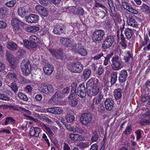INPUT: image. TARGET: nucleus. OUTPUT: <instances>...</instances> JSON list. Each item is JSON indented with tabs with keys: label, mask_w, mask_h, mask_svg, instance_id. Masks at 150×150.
<instances>
[{
	"label": "nucleus",
	"mask_w": 150,
	"mask_h": 150,
	"mask_svg": "<svg viewBox=\"0 0 150 150\" xmlns=\"http://www.w3.org/2000/svg\"><path fill=\"white\" fill-rule=\"evenodd\" d=\"M111 61L112 63V67L114 70H118L121 69L124 65V63L122 61L120 57L117 55L113 57Z\"/></svg>",
	"instance_id": "f257e3e1"
},
{
	"label": "nucleus",
	"mask_w": 150,
	"mask_h": 150,
	"mask_svg": "<svg viewBox=\"0 0 150 150\" xmlns=\"http://www.w3.org/2000/svg\"><path fill=\"white\" fill-rule=\"evenodd\" d=\"M67 67L71 72L76 73L81 72L83 68V65L79 62H76L74 64H70Z\"/></svg>",
	"instance_id": "f03ea898"
},
{
	"label": "nucleus",
	"mask_w": 150,
	"mask_h": 150,
	"mask_svg": "<svg viewBox=\"0 0 150 150\" xmlns=\"http://www.w3.org/2000/svg\"><path fill=\"white\" fill-rule=\"evenodd\" d=\"M21 67L23 74L28 76L31 73V66L29 60H23L21 64Z\"/></svg>",
	"instance_id": "7ed1b4c3"
},
{
	"label": "nucleus",
	"mask_w": 150,
	"mask_h": 150,
	"mask_svg": "<svg viewBox=\"0 0 150 150\" xmlns=\"http://www.w3.org/2000/svg\"><path fill=\"white\" fill-rule=\"evenodd\" d=\"M92 120V115L91 113L83 114L80 118V122L82 125L87 126L90 124Z\"/></svg>",
	"instance_id": "20e7f679"
},
{
	"label": "nucleus",
	"mask_w": 150,
	"mask_h": 150,
	"mask_svg": "<svg viewBox=\"0 0 150 150\" xmlns=\"http://www.w3.org/2000/svg\"><path fill=\"white\" fill-rule=\"evenodd\" d=\"M105 32L101 30H96L93 33L92 35V39L94 42L101 40L103 39V37L105 35Z\"/></svg>",
	"instance_id": "39448f33"
},
{
	"label": "nucleus",
	"mask_w": 150,
	"mask_h": 150,
	"mask_svg": "<svg viewBox=\"0 0 150 150\" xmlns=\"http://www.w3.org/2000/svg\"><path fill=\"white\" fill-rule=\"evenodd\" d=\"M114 41V38L113 36L109 35L107 36L102 44V48L106 49L110 48L111 46Z\"/></svg>",
	"instance_id": "423d86ee"
},
{
	"label": "nucleus",
	"mask_w": 150,
	"mask_h": 150,
	"mask_svg": "<svg viewBox=\"0 0 150 150\" xmlns=\"http://www.w3.org/2000/svg\"><path fill=\"white\" fill-rule=\"evenodd\" d=\"M11 24L13 30L16 33H18L21 30L20 25H23V23L17 18H14L11 20Z\"/></svg>",
	"instance_id": "0eeeda50"
},
{
	"label": "nucleus",
	"mask_w": 150,
	"mask_h": 150,
	"mask_svg": "<svg viewBox=\"0 0 150 150\" xmlns=\"http://www.w3.org/2000/svg\"><path fill=\"white\" fill-rule=\"evenodd\" d=\"M38 90L41 92L48 94H50L54 91L53 86L50 84H44L39 88Z\"/></svg>",
	"instance_id": "6e6552de"
},
{
	"label": "nucleus",
	"mask_w": 150,
	"mask_h": 150,
	"mask_svg": "<svg viewBox=\"0 0 150 150\" xmlns=\"http://www.w3.org/2000/svg\"><path fill=\"white\" fill-rule=\"evenodd\" d=\"M86 89L84 83L81 84L78 87L75 94L80 98H84L86 96Z\"/></svg>",
	"instance_id": "1a4fd4ad"
},
{
	"label": "nucleus",
	"mask_w": 150,
	"mask_h": 150,
	"mask_svg": "<svg viewBox=\"0 0 150 150\" xmlns=\"http://www.w3.org/2000/svg\"><path fill=\"white\" fill-rule=\"evenodd\" d=\"M138 20L134 15H131L127 18V23L132 27H137L138 25Z\"/></svg>",
	"instance_id": "9d476101"
},
{
	"label": "nucleus",
	"mask_w": 150,
	"mask_h": 150,
	"mask_svg": "<svg viewBox=\"0 0 150 150\" xmlns=\"http://www.w3.org/2000/svg\"><path fill=\"white\" fill-rule=\"evenodd\" d=\"M49 51L52 54V55L58 59H64L66 58V56L65 54H63L61 50H55L50 49Z\"/></svg>",
	"instance_id": "9b49d317"
},
{
	"label": "nucleus",
	"mask_w": 150,
	"mask_h": 150,
	"mask_svg": "<svg viewBox=\"0 0 150 150\" xmlns=\"http://www.w3.org/2000/svg\"><path fill=\"white\" fill-rule=\"evenodd\" d=\"M35 8L41 16L46 17L49 14V11L47 9L40 5H37Z\"/></svg>",
	"instance_id": "f8f14e48"
},
{
	"label": "nucleus",
	"mask_w": 150,
	"mask_h": 150,
	"mask_svg": "<svg viewBox=\"0 0 150 150\" xmlns=\"http://www.w3.org/2000/svg\"><path fill=\"white\" fill-rule=\"evenodd\" d=\"M47 111L54 115H59L63 113V110L58 107H54L47 109Z\"/></svg>",
	"instance_id": "ddd939ff"
},
{
	"label": "nucleus",
	"mask_w": 150,
	"mask_h": 150,
	"mask_svg": "<svg viewBox=\"0 0 150 150\" xmlns=\"http://www.w3.org/2000/svg\"><path fill=\"white\" fill-rule=\"evenodd\" d=\"M26 18V21L29 23H36L39 20V16L36 14H30Z\"/></svg>",
	"instance_id": "4468645a"
},
{
	"label": "nucleus",
	"mask_w": 150,
	"mask_h": 150,
	"mask_svg": "<svg viewBox=\"0 0 150 150\" xmlns=\"http://www.w3.org/2000/svg\"><path fill=\"white\" fill-rule=\"evenodd\" d=\"M123 8L127 11L134 14L136 13L137 11L134 9L132 6V5L124 1L122 3Z\"/></svg>",
	"instance_id": "2eb2a0df"
},
{
	"label": "nucleus",
	"mask_w": 150,
	"mask_h": 150,
	"mask_svg": "<svg viewBox=\"0 0 150 150\" xmlns=\"http://www.w3.org/2000/svg\"><path fill=\"white\" fill-rule=\"evenodd\" d=\"M76 96V94H70L68 97L69 104L72 107H75L77 105L78 99L75 97Z\"/></svg>",
	"instance_id": "dca6fc26"
},
{
	"label": "nucleus",
	"mask_w": 150,
	"mask_h": 150,
	"mask_svg": "<svg viewBox=\"0 0 150 150\" xmlns=\"http://www.w3.org/2000/svg\"><path fill=\"white\" fill-rule=\"evenodd\" d=\"M105 108L108 110H111L114 105V102L111 98H107L104 101Z\"/></svg>",
	"instance_id": "f3484780"
},
{
	"label": "nucleus",
	"mask_w": 150,
	"mask_h": 150,
	"mask_svg": "<svg viewBox=\"0 0 150 150\" xmlns=\"http://www.w3.org/2000/svg\"><path fill=\"white\" fill-rule=\"evenodd\" d=\"M94 80L95 78H91L87 82L86 85L87 92L91 91L92 89L97 86V84L95 83Z\"/></svg>",
	"instance_id": "a211bd4d"
},
{
	"label": "nucleus",
	"mask_w": 150,
	"mask_h": 150,
	"mask_svg": "<svg viewBox=\"0 0 150 150\" xmlns=\"http://www.w3.org/2000/svg\"><path fill=\"white\" fill-rule=\"evenodd\" d=\"M62 25L56 24L54 27L53 29L54 33L56 34L60 35L64 31V29Z\"/></svg>",
	"instance_id": "6ab92c4d"
},
{
	"label": "nucleus",
	"mask_w": 150,
	"mask_h": 150,
	"mask_svg": "<svg viewBox=\"0 0 150 150\" xmlns=\"http://www.w3.org/2000/svg\"><path fill=\"white\" fill-rule=\"evenodd\" d=\"M70 139L74 141H82L84 139V137L81 135L71 133L70 134Z\"/></svg>",
	"instance_id": "aec40b11"
},
{
	"label": "nucleus",
	"mask_w": 150,
	"mask_h": 150,
	"mask_svg": "<svg viewBox=\"0 0 150 150\" xmlns=\"http://www.w3.org/2000/svg\"><path fill=\"white\" fill-rule=\"evenodd\" d=\"M40 128L38 127H31L30 132L29 134L31 136L38 137L39 136V134L40 133Z\"/></svg>",
	"instance_id": "412c9836"
},
{
	"label": "nucleus",
	"mask_w": 150,
	"mask_h": 150,
	"mask_svg": "<svg viewBox=\"0 0 150 150\" xmlns=\"http://www.w3.org/2000/svg\"><path fill=\"white\" fill-rule=\"evenodd\" d=\"M100 89L97 86H95L91 91H89L87 92L88 95L89 97H92L93 96H95L99 92Z\"/></svg>",
	"instance_id": "4be33fe9"
},
{
	"label": "nucleus",
	"mask_w": 150,
	"mask_h": 150,
	"mask_svg": "<svg viewBox=\"0 0 150 150\" xmlns=\"http://www.w3.org/2000/svg\"><path fill=\"white\" fill-rule=\"evenodd\" d=\"M127 76V73L126 71L122 70L121 71L119 74V80L120 82L123 83L124 82L126 79V78Z\"/></svg>",
	"instance_id": "5701e85b"
},
{
	"label": "nucleus",
	"mask_w": 150,
	"mask_h": 150,
	"mask_svg": "<svg viewBox=\"0 0 150 150\" xmlns=\"http://www.w3.org/2000/svg\"><path fill=\"white\" fill-rule=\"evenodd\" d=\"M60 42L63 45L70 46L72 44L73 41L69 38H63L60 39Z\"/></svg>",
	"instance_id": "b1692460"
},
{
	"label": "nucleus",
	"mask_w": 150,
	"mask_h": 150,
	"mask_svg": "<svg viewBox=\"0 0 150 150\" xmlns=\"http://www.w3.org/2000/svg\"><path fill=\"white\" fill-rule=\"evenodd\" d=\"M43 69L45 74L50 75L52 73L53 71L54 68L53 66L50 64H47L44 66Z\"/></svg>",
	"instance_id": "393cba45"
},
{
	"label": "nucleus",
	"mask_w": 150,
	"mask_h": 150,
	"mask_svg": "<svg viewBox=\"0 0 150 150\" xmlns=\"http://www.w3.org/2000/svg\"><path fill=\"white\" fill-rule=\"evenodd\" d=\"M100 134L99 130L98 128L96 129L93 132L91 140L92 142H94L97 140L99 138V135Z\"/></svg>",
	"instance_id": "a878e982"
},
{
	"label": "nucleus",
	"mask_w": 150,
	"mask_h": 150,
	"mask_svg": "<svg viewBox=\"0 0 150 150\" xmlns=\"http://www.w3.org/2000/svg\"><path fill=\"white\" fill-rule=\"evenodd\" d=\"M18 47L17 45L13 42L9 41L7 43V47L10 50L15 51L17 49Z\"/></svg>",
	"instance_id": "bb28decb"
},
{
	"label": "nucleus",
	"mask_w": 150,
	"mask_h": 150,
	"mask_svg": "<svg viewBox=\"0 0 150 150\" xmlns=\"http://www.w3.org/2000/svg\"><path fill=\"white\" fill-rule=\"evenodd\" d=\"M125 34L127 39H129L134 34L133 30L129 28H126L125 30Z\"/></svg>",
	"instance_id": "cd10ccee"
},
{
	"label": "nucleus",
	"mask_w": 150,
	"mask_h": 150,
	"mask_svg": "<svg viewBox=\"0 0 150 150\" xmlns=\"http://www.w3.org/2000/svg\"><path fill=\"white\" fill-rule=\"evenodd\" d=\"M114 96L116 99H119L122 97V91L120 88L115 89L114 91Z\"/></svg>",
	"instance_id": "c85d7f7f"
},
{
	"label": "nucleus",
	"mask_w": 150,
	"mask_h": 150,
	"mask_svg": "<svg viewBox=\"0 0 150 150\" xmlns=\"http://www.w3.org/2000/svg\"><path fill=\"white\" fill-rule=\"evenodd\" d=\"M71 129L73 132H76L80 134L84 132L83 129L78 125L73 126L71 127Z\"/></svg>",
	"instance_id": "c756f323"
},
{
	"label": "nucleus",
	"mask_w": 150,
	"mask_h": 150,
	"mask_svg": "<svg viewBox=\"0 0 150 150\" xmlns=\"http://www.w3.org/2000/svg\"><path fill=\"white\" fill-rule=\"evenodd\" d=\"M18 12L19 16L23 17L26 14L27 11L25 7H20L18 8Z\"/></svg>",
	"instance_id": "7c9ffc66"
},
{
	"label": "nucleus",
	"mask_w": 150,
	"mask_h": 150,
	"mask_svg": "<svg viewBox=\"0 0 150 150\" xmlns=\"http://www.w3.org/2000/svg\"><path fill=\"white\" fill-rule=\"evenodd\" d=\"M91 73V70L86 69L83 72L82 77L85 79H87L90 77Z\"/></svg>",
	"instance_id": "2f4dec72"
},
{
	"label": "nucleus",
	"mask_w": 150,
	"mask_h": 150,
	"mask_svg": "<svg viewBox=\"0 0 150 150\" xmlns=\"http://www.w3.org/2000/svg\"><path fill=\"white\" fill-rule=\"evenodd\" d=\"M110 83L111 85H114L117 80V72H113L111 75Z\"/></svg>",
	"instance_id": "473e14b6"
},
{
	"label": "nucleus",
	"mask_w": 150,
	"mask_h": 150,
	"mask_svg": "<svg viewBox=\"0 0 150 150\" xmlns=\"http://www.w3.org/2000/svg\"><path fill=\"white\" fill-rule=\"evenodd\" d=\"M75 7H74L71 8L72 11L73 13H76L80 16L83 15L84 11L83 9L82 8H77L76 9V11L75 10Z\"/></svg>",
	"instance_id": "72a5a7b5"
},
{
	"label": "nucleus",
	"mask_w": 150,
	"mask_h": 150,
	"mask_svg": "<svg viewBox=\"0 0 150 150\" xmlns=\"http://www.w3.org/2000/svg\"><path fill=\"white\" fill-rule=\"evenodd\" d=\"M108 4L111 9V12L113 16H115L116 13L115 11V8L113 5L112 0H108Z\"/></svg>",
	"instance_id": "f704fd0d"
},
{
	"label": "nucleus",
	"mask_w": 150,
	"mask_h": 150,
	"mask_svg": "<svg viewBox=\"0 0 150 150\" xmlns=\"http://www.w3.org/2000/svg\"><path fill=\"white\" fill-rule=\"evenodd\" d=\"M55 98H56V100L58 101H59L61 98L64 97L63 93L60 91H58L53 96Z\"/></svg>",
	"instance_id": "c9c22d12"
},
{
	"label": "nucleus",
	"mask_w": 150,
	"mask_h": 150,
	"mask_svg": "<svg viewBox=\"0 0 150 150\" xmlns=\"http://www.w3.org/2000/svg\"><path fill=\"white\" fill-rule=\"evenodd\" d=\"M6 56L7 60L9 62H11V61L15 60L14 57L11 53L9 51L6 52Z\"/></svg>",
	"instance_id": "e433bc0d"
},
{
	"label": "nucleus",
	"mask_w": 150,
	"mask_h": 150,
	"mask_svg": "<svg viewBox=\"0 0 150 150\" xmlns=\"http://www.w3.org/2000/svg\"><path fill=\"white\" fill-rule=\"evenodd\" d=\"M121 41L120 43L122 47H124L125 48H126L127 46V42L126 41L125 38L123 34L121 33Z\"/></svg>",
	"instance_id": "4c0bfd02"
},
{
	"label": "nucleus",
	"mask_w": 150,
	"mask_h": 150,
	"mask_svg": "<svg viewBox=\"0 0 150 150\" xmlns=\"http://www.w3.org/2000/svg\"><path fill=\"white\" fill-rule=\"evenodd\" d=\"M97 14V15L101 18H103L106 16V11L105 10L98 11Z\"/></svg>",
	"instance_id": "58836bf2"
},
{
	"label": "nucleus",
	"mask_w": 150,
	"mask_h": 150,
	"mask_svg": "<svg viewBox=\"0 0 150 150\" xmlns=\"http://www.w3.org/2000/svg\"><path fill=\"white\" fill-rule=\"evenodd\" d=\"M77 87V84L76 83L74 82L71 84V94H76Z\"/></svg>",
	"instance_id": "ea45409f"
},
{
	"label": "nucleus",
	"mask_w": 150,
	"mask_h": 150,
	"mask_svg": "<svg viewBox=\"0 0 150 150\" xmlns=\"http://www.w3.org/2000/svg\"><path fill=\"white\" fill-rule=\"evenodd\" d=\"M10 87L11 89L15 93L17 92L18 88L15 82H13L10 85Z\"/></svg>",
	"instance_id": "a19ab883"
},
{
	"label": "nucleus",
	"mask_w": 150,
	"mask_h": 150,
	"mask_svg": "<svg viewBox=\"0 0 150 150\" xmlns=\"http://www.w3.org/2000/svg\"><path fill=\"white\" fill-rule=\"evenodd\" d=\"M78 52L83 56H85L87 55V51L82 47L79 49Z\"/></svg>",
	"instance_id": "79ce46f5"
},
{
	"label": "nucleus",
	"mask_w": 150,
	"mask_h": 150,
	"mask_svg": "<svg viewBox=\"0 0 150 150\" xmlns=\"http://www.w3.org/2000/svg\"><path fill=\"white\" fill-rule=\"evenodd\" d=\"M18 96L20 98L24 101H27L28 100V98L23 93H19L18 94Z\"/></svg>",
	"instance_id": "37998d69"
},
{
	"label": "nucleus",
	"mask_w": 150,
	"mask_h": 150,
	"mask_svg": "<svg viewBox=\"0 0 150 150\" xmlns=\"http://www.w3.org/2000/svg\"><path fill=\"white\" fill-rule=\"evenodd\" d=\"M141 8L144 11H145V12L147 13L150 12V9L149 7L147 5L144 4L141 7Z\"/></svg>",
	"instance_id": "c03bdc74"
},
{
	"label": "nucleus",
	"mask_w": 150,
	"mask_h": 150,
	"mask_svg": "<svg viewBox=\"0 0 150 150\" xmlns=\"http://www.w3.org/2000/svg\"><path fill=\"white\" fill-rule=\"evenodd\" d=\"M16 3V1L13 0L8 1V2H6L5 4V5L8 7H12L14 6Z\"/></svg>",
	"instance_id": "a18cd8bd"
},
{
	"label": "nucleus",
	"mask_w": 150,
	"mask_h": 150,
	"mask_svg": "<svg viewBox=\"0 0 150 150\" xmlns=\"http://www.w3.org/2000/svg\"><path fill=\"white\" fill-rule=\"evenodd\" d=\"M132 56L131 54L129 52H127L125 56H124V59L125 62H128L129 60L132 59Z\"/></svg>",
	"instance_id": "49530a36"
},
{
	"label": "nucleus",
	"mask_w": 150,
	"mask_h": 150,
	"mask_svg": "<svg viewBox=\"0 0 150 150\" xmlns=\"http://www.w3.org/2000/svg\"><path fill=\"white\" fill-rule=\"evenodd\" d=\"M0 99L5 101H9L10 100L7 96L1 93H0Z\"/></svg>",
	"instance_id": "de8ad7c7"
},
{
	"label": "nucleus",
	"mask_w": 150,
	"mask_h": 150,
	"mask_svg": "<svg viewBox=\"0 0 150 150\" xmlns=\"http://www.w3.org/2000/svg\"><path fill=\"white\" fill-rule=\"evenodd\" d=\"M6 120L5 122V125H6L11 122L13 123L15 122V120L13 118L11 117H8L5 118Z\"/></svg>",
	"instance_id": "09e8293b"
},
{
	"label": "nucleus",
	"mask_w": 150,
	"mask_h": 150,
	"mask_svg": "<svg viewBox=\"0 0 150 150\" xmlns=\"http://www.w3.org/2000/svg\"><path fill=\"white\" fill-rule=\"evenodd\" d=\"M97 99L96 101V104H98L101 101L102 99L103 98V95L101 93H100L97 97Z\"/></svg>",
	"instance_id": "8fccbe9b"
},
{
	"label": "nucleus",
	"mask_w": 150,
	"mask_h": 150,
	"mask_svg": "<svg viewBox=\"0 0 150 150\" xmlns=\"http://www.w3.org/2000/svg\"><path fill=\"white\" fill-rule=\"evenodd\" d=\"M81 47L80 44H75L72 46V49L74 51L78 52Z\"/></svg>",
	"instance_id": "3c124183"
},
{
	"label": "nucleus",
	"mask_w": 150,
	"mask_h": 150,
	"mask_svg": "<svg viewBox=\"0 0 150 150\" xmlns=\"http://www.w3.org/2000/svg\"><path fill=\"white\" fill-rule=\"evenodd\" d=\"M6 77L7 78L15 79V78H16V75L14 73L9 72L6 75Z\"/></svg>",
	"instance_id": "603ef678"
},
{
	"label": "nucleus",
	"mask_w": 150,
	"mask_h": 150,
	"mask_svg": "<svg viewBox=\"0 0 150 150\" xmlns=\"http://www.w3.org/2000/svg\"><path fill=\"white\" fill-rule=\"evenodd\" d=\"M37 37L35 35H31L29 38L30 42H33L35 43H36V42H37Z\"/></svg>",
	"instance_id": "864d4df0"
},
{
	"label": "nucleus",
	"mask_w": 150,
	"mask_h": 150,
	"mask_svg": "<svg viewBox=\"0 0 150 150\" xmlns=\"http://www.w3.org/2000/svg\"><path fill=\"white\" fill-rule=\"evenodd\" d=\"M149 39L147 35H145L144 39V41H142V45H144L147 44L148 42H149Z\"/></svg>",
	"instance_id": "5fc2aeb1"
},
{
	"label": "nucleus",
	"mask_w": 150,
	"mask_h": 150,
	"mask_svg": "<svg viewBox=\"0 0 150 150\" xmlns=\"http://www.w3.org/2000/svg\"><path fill=\"white\" fill-rule=\"evenodd\" d=\"M40 3L44 6H47L49 5V0H39Z\"/></svg>",
	"instance_id": "6e6d98bb"
},
{
	"label": "nucleus",
	"mask_w": 150,
	"mask_h": 150,
	"mask_svg": "<svg viewBox=\"0 0 150 150\" xmlns=\"http://www.w3.org/2000/svg\"><path fill=\"white\" fill-rule=\"evenodd\" d=\"M65 119L67 122L71 123L74 121V116L71 115L69 117H66Z\"/></svg>",
	"instance_id": "4d7b16f0"
},
{
	"label": "nucleus",
	"mask_w": 150,
	"mask_h": 150,
	"mask_svg": "<svg viewBox=\"0 0 150 150\" xmlns=\"http://www.w3.org/2000/svg\"><path fill=\"white\" fill-rule=\"evenodd\" d=\"M131 130V126H128L126 127L125 130L124 131V133L126 134H128L130 133Z\"/></svg>",
	"instance_id": "13d9d810"
},
{
	"label": "nucleus",
	"mask_w": 150,
	"mask_h": 150,
	"mask_svg": "<svg viewBox=\"0 0 150 150\" xmlns=\"http://www.w3.org/2000/svg\"><path fill=\"white\" fill-rule=\"evenodd\" d=\"M150 122V121L149 120H147L146 119H142L140 121L139 123L141 125H145Z\"/></svg>",
	"instance_id": "bf43d9fd"
},
{
	"label": "nucleus",
	"mask_w": 150,
	"mask_h": 150,
	"mask_svg": "<svg viewBox=\"0 0 150 150\" xmlns=\"http://www.w3.org/2000/svg\"><path fill=\"white\" fill-rule=\"evenodd\" d=\"M57 101L56 100V98H55L54 96H52L51 99L48 101V103L50 104H52L55 103Z\"/></svg>",
	"instance_id": "052dcab7"
},
{
	"label": "nucleus",
	"mask_w": 150,
	"mask_h": 150,
	"mask_svg": "<svg viewBox=\"0 0 150 150\" xmlns=\"http://www.w3.org/2000/svg\"><path fill=\"white\" fill-rule=\"evenodd\" d=\"M103 70L101 66L100 65L96 71L97 74L98 75H101L103 73Z\"/></svg>",
	"instance_id": "680f3d73"
},
{
	"label": "nucleus",
	"mask_w": 150,
	"mask_h": 150,
	"mask_svg": "<svg viewBox=\"0 0 150 150\" xmlns=\"http://www.w3.org/2000/svg\"><path fill=\"white\" fill-rule=\"evenodd\" d=\"M27 46V48L29 49L35 48L37 46L36 43H34L33 42H30L29 45Z\"/></svg>",
	"instance_id": "e2e57ef3"
},
{
	"label": "nucleus",
	"mask_w": 150,
	"mask_h": 150,
	"mask_svg": "<svg viewBox=\"0 0 150 150\" xmlns=\"http://www.w3.org/2000/svg\"><path fill=\"white\" fill-rule=\"evenodd\" d=\"M125 23L124 21L121 22L120 26V29L121 32V33L122 34V32L125 29Z\"/></svg>",
	"instance_id": "0e129e2a"
},
{
	"label": "nucleus",
	"mask_w": 150,
	"mask_h": 150,
	"mask_svg": "<svg viewBox=\"0 0 150 150\" xmlns=\"http://www.w3.org/2000/svg\"><path fill=\"white\" fill-rule=\"evenodd\" d=\"M103 54L102 52L94 56L93 57V59L96 60H97L100 58L101 57H103Z\"/></svg>",
	"instance_id": "69168bd1"
},
{
	"label": "nucleus",
	"mask_w": 150,
	"mask_h": 150,
	"mask_svg": "<svg viewBox=\"0 0 150 150\" xmlns=\"http://www.w3.org/2000/svg\"><path fill=\"white\" fill-rule=\"evenodd\" d=\"M135 133L137 134V140H139L141 137V130H138L135 132Z\"/></svg>",
	"instance_id": "338daca9"
},
{
	"label": "nucleus",
	"mask_w": 150,
	"mask_h": 150,
	"mask_svg": "<svg viewBox=\"0 0 150 150\" xmlns=\"http://www.w3.org/2000/svg\"><path fill=\"white\" fill-rule=\"evenodd\" d=\"M7 24L4 22L0 21V28H4L6 26Z\"/></svg>",
	"instance_id": "774afa93"
}]
</instances>
